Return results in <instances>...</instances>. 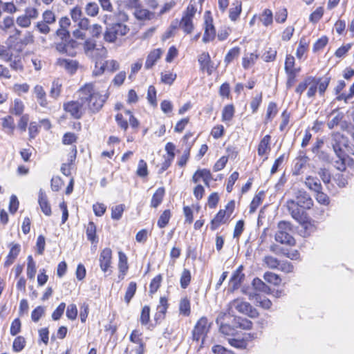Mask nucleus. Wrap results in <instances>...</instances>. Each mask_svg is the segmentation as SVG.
<instances>
[{"label": "nucleus", "instance_id": "nucleus-1", "mask_svg": "<svg viewBox=\"0 0 354 354\" xmlns=\"http://www.w3.org/2000/svg\"><path fill=\"white\" fill-rule=\"evenodd\" d=\"M313 205V201L310 195L303 189H299L295 193V198L286 201V207L291 216L299 223L306 220L304 209H309Z\"/></svg>", "mask_w": 354, "mask_h": 354}, {"label": "nucleus", "instance_id": "nucleus-2", "mask_svg": "<svg viewBox=\"0 0 354 354\" xmlns=\"http://www.w3.org/2000/svg\"><path fill=\"white\" fill-rule=\"evenodd\" d=\"M78 95L92 113L98 112L108 98L107 95H102L95 89L92 83L86 84L78 90Z\"/></svg>", "mask_w": 354, "mask_h": 354}, {"label": "nucleus", "instance_id": "nucleus-3", "mask_svg": "<svg viewBox=\"0 0 354 354\" xmlns=\"http://www.w3.org/2000/svg\"><path fill=\"white\" fill-rule=\"evenodd\" d=\"M117 19L120 22H115L107 25L104 33V39L109 43L115 42L118 38L126 35L129 31V27L123 24L128 20V15L120 11L117 15Z\"/></svg>", "mask_w": 354, "mask_h": 354}, {"label": "nucleus", "instance_id": "nucleus-4", "mask_svg": "<svg viewBox=\"0 0 354 354\" xmlns=\"http://www.w3.org/2000/svg\"><path fill=\"white\" fill-rule=\"evenodd\" d=\"M291 231V225L289 222L280 221L278 223V230L275 234L276 241L289 245H295V239L290 234Z\"/></svg>", "mask_w": 354, "mask_h": 354}, {"label": "nucleus", "instance_id": "nucleus-5", "mask_svg": "<svg viewBox=\"0 0 354 354\" xmlns=\"http://www.w3.org/2000/svg\"><path fill=\"white\" fill-rule=\"evenodd\" d=\"M229 310L231 313H234L236 310L250 317H257L259 315L257 310L252 308L248 302L241 299H234L231 301Z\"/></svg>", "mask_w": 354, "mask_h": 354}, {"label": "nucleus", "instance_id": "nucleus-6", "mask_svg": "<svg viewBox=\"0 0 354 354\" xmlns=\"http://www.w3.org/2000/svg\"><path fill=\"white\" fill-rule=\"evenodd\" d=\"M331 145L337 157H342L349 152L348 140L339 133L333 134Z\"/></svg>", "mask_w": 354, "mask_h": 354}, {"label": "nucleus", "instance_id": "nucleus-7", "mask_svg": "<svg viewBox=\"0 0 354 354\" xmlns=\"http://www.w3.org/2000/svg\"><path fill=\"white\" fill-rule=\"evenodd\" d=\"M235 207L234 201H230L226 205L225 209H221L211 222V229L215 230L221 223H225L227 219L231 216Z\"/></svg>", "mask_w": 354, "mask_h": 354}, {"label": "nucleus", "instance_id": "nucleus-8", "mask_svg": "<svg viewBox=\"0 0 354 354\" xmlns=\"http://www.w3.org/2000/svg\"><path fill=\"white\" fill-rule=\"evenodd\" d=\"M64 110L70 113V115L75 118L80 119L86 111V105L80 99V96L78 95L77 100L70 101L64 104Z\"/></svg>", "mask_w": 354, "mask_h": 354}, {"label": "nucleus", "instance_id": "nucleus-9", "mask_svg": "<svg viewBox=\"0 0 354 354\" xmlns=\"http://www.w3.org/2000/svg\"><path fill=\"white\" fill-rule=\"evenodd\" d=\"M210 324L205 317H202L196 324L192 330V339L194 341L203 339L209 331Z\"/></svg>", "mask_w": 354, "mask_h": 354}, {"label": "nucleus", "instance_id": "nucleus-10", "mask_svg": "<svg viewBox=\"0 0 354 354\" xmlns=\"http://www.w3.org/2000/svg\"><path fill=\"white\" fill-rule=\"evenodd\" d=\"M99 262L102 271L106 273L112 263V250L109 248H106L101 251Z\"/></svg>", "mask_w": 354, "mask_h": 354}, {"label": "nucleus", "instance_id": "nucleus-11", "mask_svg": "<svg viewBox=\"0 0 354 354\" xmlns=\"http://www.w3.org/2000/svg\"><path fill=\"white\" fill-rule=\"evenodd\" d=\"M215 36L216 30L212 24V19H206L205 22V32L203 37V41L207 43L210 41H212Z\"/></svg>", "mask_w": 354, "mask_h": 354}, {"label": "nucleus", "instance_id": "nucleus-12", "mask_svg": "<svg viewBox=\"0 0 354 354\" xmlns=\"http://www.w3.org/2000/svg\"><path fill=\"white\" fill-rule=\"evenodd\" d=\"M38 203L42 212L46 216H50L51 207L45 192L41 189L39 192Z\"/></svg>", "mask_w": 354, "mask_h": 354}, {"label": "nucleus", "instance_id": "nucleus-13", "mask_svg": "<svg viewBox=\"0 0 354 354\" xmlns=\"http://www.w3.org/2000/svg\"><path fill=\"white\" fill-rule=\"evenodd\" d=\"M248 296L250 300L254 301L257 305L264 309H269L272 306V302L269 299L259 294L250 292Z\"/></svg>", "mask_w": 354, "mask_h": 354}, {"label": "nucleus", "instance_id": "nucleus-14", "mask_svg": "<svg viewBox=\"0 0 354 354\" xmlns=\"http://www.w3.org/2000/svg\"><path fill=\"white\" fill-rule=\"evenodd\" d=\"M57 64L71 73H75L78 66L77 61L68 59L59 58L57 59Z\"/></svg>", "mask_w": 354, "mask_h": 354}, {"label": "nucleus", "instance_id": "nucleus-15", "mask_svg": "<svg viewBox=\"0 0 354 354\" xmlns=\"http://www.w3.org/2000/svg\"><path fill=\"white\" fill-rule=\"evenodd\" d=\"M162 51L160 48H156L151 50L148 55L145 67L149 69L153 67L156 62L160 58Z\"/></svg>", "mask_w": 354, "mask_h": 354}, {"label": "nucleus", "instance_id": "nucleus-16", "mask_svg": "<svg viewBox=\"0 0 354 354\" xmlns=\"http://www.w3.org/2000/svg\"><path fill=\"white\" fill-rule=\"evenodd\" d=\"M243 266H240L239 268L234 272L231 279L230 283L233 289H236L240 286L241 282L245 278V274L243 273Z\"/></svg>", "mask_w": 354, "mask_h": 354}, {"label": "nucleus", "instance_id": "nucleus-17", "mask_svg": "<svg viewBox=\"0 0 354 354\" xmlns=\"http://www.w3.org/2000/svg\"><path fill=\"white\" fill-rule=\"evenodd\" d=\"M119 256V262H118V269H119V275L118 277L120 279H123L126 273L128 270L129 266L127 263V257L124 253L122 252H118Z\"/></svg>", "mask_w": 354, "mask_h": 354}, {"label": "nucleus", "instance_id": "nucleus-18", "mask_svg": "<svg viewBox=\"0 0 354 354\" xmlns=\"http://www.w3.org/2000/svg\"><path fill=\"white\" fill-rule=\"evenodd\" d=\"M34 42V36L32 32L28 31L25 33L24 37L19 40L17 41L16 44L15 45V48L21 51L24 49L25 46L28 44H33Z\"/></svg>", "mask_w": 354, "mask_h": 354}, {"label": "nucleus", "instance_id": "nucleus-19", "mask_svg": "<svg viewBox=\"0 0 354 354\" xmlns=\"http://www.w3.org/2000/svg\"><path fill=\"white\" fill-rule=\"evenodd\" d=\"M34 93L39 104L42 107H47L48 101L46 99V93L40 85H36L34 88Z\"/></svg>", "mask_w": 354, "mask_h": 354}, {"label": "nucleus", "instance_id": "nucleus-20", "mask_svg": "<svg viewBox=\"0 0 354 354\" xmlns=\"http://www.w3.org/2000/svg\"><path fill=\"white\" fill-rule=\"evenodd\" d=\"M84 50L88 57L94 58L98 50L95 41L91 39H86L84 44Z\"/></svg>", "mask_w": 354, "mask_h": 354}, {"label": "nucleus", "instance_id": "nucleus-21", "mask_svg": "<svg viewBox=\"0 0 354 354\" xmlns=\"http://www.w3.org/2000/svg\"><path fill=\"white\" fill-rule=\"evenodd\" d=\"M134 16L138 20H149L154 17V13L143 8L141 5L135 9Z\"/></svg>", "mask_w": 354, "mask_h": 354}, {"label": "nucleus", "instance_id": "nucleus-22", "mask_svg": "<svg viewBox=\"0 0 354 354\" xmlns=\"http://www.w3.org/2000/svg\"><path fill=\"white\" fill-rule=\"evenodd\" d=\"M270 136L269 135L265 136L261 140L258 147V154L260 156H263L266 155L268 151L270 150Z\"/></svg>", "mask_w": 354, "mask_h": 354}, {"label": "nucleus", "instance_id": "nucleus-23", "mask_svg": "<svg viewBox=\"0 0 354 354\" xmlns=\"http://www.w3.org/2000/svg\"><path fill=\"white\" fill-rule=\"evenodd\" d=\"M72 151H73V154L70 156L69 162L64 163V164H62V165L61 167L62 173L66 176H68L71 175V167H72L73 162H74V160H75V158H76L77 149H76L75 146L73 147Z\"/></svg>", "mask_w": 354, "mask_h": 354}, {"label": "nucleus", "instance_id": "nucleus-24", "mask_svg": "<svg viewBox=\"0 0 354 354\" xmlns=\"http://www.w3.org/2000/svg\"><path fill=\"white\" fill-rule=\"evenodd\" d=\"M179 313L185 317H188L191 313L190 301L187 297L181 298L180 300Z\"/></svg>", "mask_w": 354, "mask_h": 354}, {"label": "nucleus", "instance_id": "nucleus-25", "mask_svg": "<svg viewBox=\"0 0 354 354\" xmlns=\"http://www.w3.org/2000/svg\"><path fill=\"white\" fill-rule=\"evenodd\" d=\"M305 185L308 188L314 192H317L322 189L319 180L316 177H306L305 180Z\"/></svg>", "mask_w": 354, "mask_h": 354}, {"label": "nucleus", "instance_id": "nucleus-26", "mask_svg": "<svg viewBox=\"0 0 354 354\" xmlns=\"http://www.w3.org/2000/svg\"><path fill=\"white\" fill-rule=\"evenodd\" d=\"M164 195L165 189L163 187H159L152 196L151 206L156 208L162 203Z\"/></svg>", "mask_w": 354, "mask_h": 354}, {"label": "nucleus", "instance_id": "nucleus-27", "mask_svg": "<svg viewBox=\"0 0 354 354\" xmlns=\"http://www.w3.org/2000/svg\"><path fill=\"white\" fill-rule=\"evenodd\" d=\"M252 285L254 290L269 293L270 288L259 278H254L252 281Z\"/></svg>", "mask_w": 354, "mask_h": 354}, {"label": "nucleus", "instance_id": "nucleus-28", "mask_svg": "<svg viewBox=\"0 0 354 354\" xmlns=\"http://www.w3.org/2000/svg\"><path fill=\"white\" fill-rule=\"evenodd\" d=\"M62 82L59 79H56L53 82L52 86L50 91V95L53 98H57L62 91Z\"/></svg>", "mask_w": 354, "mask_h": 354}, {"label": "nucleus", "instance_id": "nucleus-29", "mask_svg": "<svg viewBox=\"0 0 354 354\" xmlns=\"http://www.w3.org/2000/svg\"><path fill=\"white\" fill-rule=\"evenodd\" d=\"M179 26L187 34L191 33L194 29L192 19L187 17H183L180 21Z\"/></svg>", "mask_w": 354, "mask_h": 354}, {"label": "nucleus", "instance_id": "nucleus-30", "mask_svg": "<svg viewBox=\"0 0 354 354\" xmlns=\"http://www.w3.org/2000/svg\"><path fill=\"white\" fill-rule=\"evenodd\" d=\"M259 56L254 53H250L243 57L242 66L245 69L249 68L251 66L254 65L258 59Z\"/></svg>", "mask_w": 354, "mask_h": 354}, {"label": "nucleus", "instance_id": "nucleus-31", "mask_svg": "<svg viewBox=\"0 0 354 354\" xmlns=\"http://www.w3.org/2000/svg\"><path fill=\"white\" fill-rule=\"evenodd\" d=\"M86 14L91 17H96L99 13V6L95 2L88 3L84 8Z\"/></svg>", "mask_w": 354, "mask_h": 354}, {"label": "nucleus", "instance_id": "nucleus-32", "mask_svg": "<svg viewBox=\"0 0 354 354\" xmlns=\"http://www.w3.org/2000/svg\"><path fill=\"white\" fill-rule=\"evenodd\" d=\"M234 6V7L231 8L229 10V17L232 21H235L241 12V3L236 1Z\"/></svg>", "mask_w": 354, "mask_h": 354}, {"label": "nucleus", "instance_id": "nucleus-33", "mask_svg": "<svg viewBox=\"0 0 354 354\" xmlns=\"http://www.w3.org/2000/svg\"><path fill=\"white\" fill-rule=\"evenodd\" d=\"M234 114V108L232 104L225 106L222 111V119L223 121H230Z\"/></svg>", "mask_w": 354, "mask_h": 354}, {"label": "nucleus", "instance_id": "nucleus-34", "mask_svg": "<svg viewBox=\"0 0 354 354\" xmlns=\"http://www.w3.org/2000/svg\"><path fill=\"white\" fill-rule=\"evenodd\" d=\"M191 281V272L187 269H184L180 276V286L182 288L185 289L189 284Z\"/></svg>", "mask_w": 354, "mask_h": 354}, {"label": "nucleus", "instance_id": "nucleus-35", "mask_svg": "<svg viewBox=\"0 0 354 354\" xmlns=\"http://www.w3.org/2000/svg\"><path fill=\"white\" fill-rule=\"evenodd\" d=\"M263 279L268 283H272L275 286L279 285L281 281L279 275L271 272H266L263 275Z\"/></svg>", "mask_w": 354, "mask_h": 354}, {"label": "nucleus", "instance_id": "nucleus-36", "mask_svg": "<svg viewBox=\"0 0 354 354\" xmlns=\"http://www.w3.org/2000/svg\"><path fill=\"white\" fill-rule=\"evenodd\" d=\"M86 236L87 239L91 242H95L96 240V226L93 222H89L86 227Z\"/></svg>", "mask_w": 354, "mask_h": 354}, {"label": "nucleus", "instance_id": "nucleus-37", "mask_svg": "<svg viewBox=\"0 0 354 354\" xmlns=\"http://www.w3.org/2000/svg\"><path fill=\"white\" fill-rule=\"evenodd\" d=\"M171 217V213L169 209L165 210L160 216L158 221V225L160 228L165 227L169 223Z\"/></svg>", "mask_w": 354, "mask_h": 354}, {"label": "nucleus", "instance_id": "nucleus-38", "mask_svg": "<svg viewBox=\"0 0 354 354\" xmlns=\"http://www.w3.org/2000/svg\"><path fill=\"white\" fill-rule=\"evenodd\" d=\"M36 273V266L31 255L28 257L27 276L33 279Z\"/></svg>", "mask_w": 354, "mask_h": 354}, {"label": "nucleus", "instance_id": "nucleus-39", "mask_svg": "<svg viewBox=\"0 0 354 354\" xmlns=\"http://www.w3.org/2000/svg\"><path fill=\"white\" fill-rule=\"evenodd\" d=\"M310 78L312 81H310V84H309L308 86V90L306 93L307 96L310 98L313 97L315 95L319 84V80L317 79L312 76H310Z\"/></svg>", "mask_w": 354, "mask_h": 354}, {"label": "nucleus", "instance_id": "nucleus-40", "mask_svg": "<svg viewBox=\"0 0 354 354\" xmlns=\"http://www.w3.org/2000/svg\"><path fill=\"white\" fill-rule=\"evenodd\" d=\"M240 54V48L234 47L230 49L225 57V62L228 64L233 61L234 59L238 57Z\"/></svg>", "mask_w": 354, "mask_h": 354}, {"label": "nucleus", "instance_id": "nucleus-41", "mask_svg": "<svg viewBox=\"0 0 354 354\" xmlns=\"http://www.w3.org/2000/svg\"><path fill=\"white\" fill-rule=\"evenodd\" d=\"M136 291V283L133 281H131L129 283L128 288L127 289L125 296H124V300L125 301L129 304L132 299V297L134 296Z\"/></svg>", "mask_w": 354, "mask_h": 354}, {"label": "nucleus", "instance_id": "nucleus-42", "mask_svg": "<svg viewBox=\"0 0 354 354\" xmlns=\"http://www.w3.org/2000/svg\"><path fill=\"white\" fill-rule=\"evenodd\" d=\"M26 345L25 338L22 336L17 337L12 344L13 351L15 352H19L24 349Z\"/></svg>", "mask_w": 354, "mask_h": 354}, {"label": "nucleus", "instance_id": "nucleus-43", "mask_svg": "<svg viewBox=\"0 0 354 354\" xmlns=\"http://www.w3.org/2000/svg\"><path fill=\"white\" fill-rule=\"evenodd\" d=\"M124 210V205L120 204L118 205L111 208V218L113 220H119L122 216L123 212Z\"/></svg>", "mask_w": 354, "mask_h": 354}, {"label": "nucleus", "instance_id": "nucleus-44", "mask_svg": "<svg viewBox=\"0 0 354 354\" xmlns=\"http://www.w3.org/2000/svg\"><path fill=\"white\" fill-rule=\"evenodd\" d=\"M261 21L266 26L270 25L273 21L272 12L269 9H266L261 15Z\"/></svg>", "mask_w": 354, "mask_h": 354}, {"label": "nucleus", "instance_id": "nucleus-45", "mask_svg": "<svg viewBox=\"0 0 354 354\" xmlns=\"http://www.w3.org/2000/svg\"><path fill=\"white\" fill-rule=\"evenodd\" d=\"M136 174L140 177H146L148 175L147 165L144 160L138 162Z\"/></svg>", "mask_w": 354, "mask_h": 354}, {"label": "nucleus", "instance_id": "nucleus-46", "mask_svg": "<svg viewBox=\"0 0 354 354\" xmlns=\"http://www.w3.org/2000/svg\"><path fill=\"white\" fill-rule=\"evenodd\" d=\"M56 50L62 54H66L70 56H74L75 54L73 52H71V48L68 44H66L64 41L60 43H57L56 44Z\"/></svg>", "mask_w": 354, "mask_h": 354}, {"label": "nucleus", "instance_id": "nucleus-47", "mask_svg": "<svg viewBox=\"0 0 354 354\" xmlns=\"http://www.w3.org/2000/svg\"><path fill=\"white\" fill-rule=\"evenodd\" d=\"M70 15L74 22H77L84 17L82 10V8L78 6H76L71 10Z\"/></svg>", "mask_w": 354, "mask_h": 354}, {"label": "nucleus", "instance_id": "nucleus-48", "mask_svg": "<svg viewBox=\"0 0 354 354\" xmlns=\"http://www.w3.org/2000/svg\"><path fill=\"white\" fill-rule=\"evenodd\" d=\"M168 307L167 299L165 297H160L159 305L157 306L156 316L164 315Z\"/></svg>", "mask_w": 354, "mask_h": 354}, {"label": "nucleus", "instance_id": "nucleus-49", "mask_svg": "<svg viewBox=\"0 0 354 354\" xmlns=\"http://www.w3.org/2000/svg\"><path fill=\"white\" fill-rule=\"evenodd\" d=\"M2 127L7 129L8 133H12L15 129V123L12 117L8 116L3 119Z\"/></svg>", "mask_w": 354, "mask_h": 354}, {"label": "nucleus", "instance_id": "nucleus-50", "mask_svg": "<svg viewBox=\"0 0 354 354\" xmlns=\"http://www.w3.org/2000/svg\"><path fill=\"white\" fill-rule=\"evenodd\" d=\"M42 21L50 25L55 22L56 17L54 12L51 10H46L42 15Z\"/></svg>", "mask_w": 354, "mask_h": 354}, {"label": "nucleus", "instance_id": "nucleus-51", "mask_svg": "<svg viewBox=\"0 0 354 354\" xmlns=\"http://www.w3.org/2000/svg\"><path fill=\"white\" fill-rule=\"evenodd\" d=\"M176 78V74L172 72H166L161 73V81L166 84L171 85Z\"/></svg>", "mask_w": 354, "mask_h": 354}, {"label": "nucleus", "instance_id": "nucleus-52", "mask_svg": "<svg viewBox=\"0 0 354 354\" xmlns=\"http://www.w3.org/2000/svg\"><path fill=\"white\" fill-rule=\"evenodd\" d=\"M198 62L203 71H205V67L211 64L210 57L208 53H203L198 57Z\"/></svg>", "mask_w": 354, "mask_h": 354}, {"label": "nucleus", "instance_id": "nucleus-53", "mask_svg": "<svg viewBox=\"0 0 354 354\" xmlns=\"http://www.w3.org/2000/svg\"><path fill=\"white\" fill-rule=\"evenodd\" d=\"M312 81L310 76L307 77L303 82H300L295 89V92L301 95L304 91L308 88L309 84Z\"/></svg>", "mask_w": 354, "mask_h": 354}, {"label": "nucleus", "instance_id": "nucleus-54", "mask_svg": "<svg viewBox=\"0 0 354 354\" xmlns=\"http://www.w3.org/2000/svg\"><path fill=\"white\" fill-rule=\"evenodd\" d=\"M263 262L267 265V266L271 269L277 268L279 266L280 262L272 256L265 257L263 259Z\"/></svg>", "mask_w": 354, "mask_h": 354}, {"label": "nucleus", "instance_id": "nucleus-55", "mask_svg": "<svg viewBox=\"0 0 354 354\" xmlns=\"http://www.w3.org/2000/svg\"><path fill=\"white\" fill-rule=\"evenodd\" d=\"M105 68L110 72H115L120 68V64L114 59L106 60L104 62Z\"/></svg>", "mask_w": 354, "mask_h": 354}, {"label": "nucleus", "instance_id": "nucleus-56", "mask_svg": "<svg viewBox=\"0 0 354 354\" xmlns=\"http://www.w3.org/2000/svg\"><path fill=\"white\" fill-rule=\"evenodd\" d=\"M161 280H162V277L160 274L157 275L151 280V281L150 283V290H149V292L151 294H153L158 290V289L159 288V287L160 286Z\"/></svg>", "mask_w": 354, "mask_h": 354}, {"label": "nucleus", "instance_id": "nucleus-57", "mask_svg": "<svg viewBox=\"0 0 354 354\" xmlns=\"http://www.w3.org/2000/svg\"><path fill=\"white\" fill-rule=\"evenodd\" d=\"M21 323L19 318L15 319L10 326V335H17L21 331Z\"/></svg>", "mask_w": 354, "mask_h": 354}, {"label": "nucleus", "instance_id": "nucleus-58", "mask_svg": "<svg viewBox=\"0 0 354 354\" xmlns=\"http://www.w3.org/2000/svg\"><path fill=\"white\" fill-rule=\"evenodd\" d=\"M66 315L69 319H75L77 315V308L76 305L73 304L68 305L66 309Z\"/></svg>", "mask_w": 354, "mask_h": 354}, {"label": "nucleus", "instance_id": "nucleus-59", "mask_svg": "<svg viewBox=\"0 0 354 354\" xmlns=\"http://www.w3.org/2000/svg\"><path fill=\"white\" fill-rule=\"evenodd\" d=\"M8 62H10V66L13 70L21 71L24 69L23 64L20 57H15L14 59L12 57L11 60H9Z\"/></svg>", "mask_w": 354, "mask_h": 354}, {"label": "nucleus", "instance_id": "nucleus-60", "mask_svg": "<svg viewBox=\"0 0 354 354\" xmlns=\"http://www.w3.org/2000/svg\"><path fill=\"white\" fill-rule=\"evenodd\" d=\"M35 28L41 34L47 35L50 32L49 25L42 21L37 22Z\"/></svg>", "mask_w": 354, "mask_h": 354}, {"label": "nucleus", "instance_id": "nucleus-61", "mask_svg": "<svg viewBox=\"0 0 354 354\" xmlns=\"http://www.w3.org/2000/svg\"><path fill=\"white\" fill-rule=\"evenodd\" d=\"M45 309L42 306H37L35 309H34L31 313L32 320L35 322H37L39 319L44 314Z\"/></svg>", "mask_w": 354, "mask_h": 354}, {"label": "nucleus", "instance_id": "nucleus-62", "mask_svg": "<svg viewBox=\"0 0 354 354\" xmlns=\"http://www.w3.org/2000/svg\"><path fill=\"white\" fill-rule=\"evenodd\" d=\"M24 109V106L21 100L15 99L14 101V106L12 109V113L19 115H21Z\"/></svg>", "mask_w": 354, "mask_h": 354}, {"label": "nucleus", "instance_id": "nucleus-63", "mask_svg": "<svg viewBox=\"0 0 354 354\" xmlns=\"http://www.w3.org/2000/svg\"><path fill=\"white\" fill-rule=\"evenodd\" d=\"M317 193L316 200L317 201L324 205H327L330 203L329 197L322 192V189L315 192Z\"/></svg>", "mask_w": 354, "mask_h": 354}, {"label": "nucleus", "instance_id": "nucleus-64", "mask_svg": "<svg viewBox=\"0 0 354 354\" xmlns=\"http://www.w3.org/2000/svg\"><path fill=\"white\" fill-rule=\"evenodd\" d=\"M276 55L277 51L274 49L270 48L263 53L262 58L266 62H273L276 58Z\"/></svg>", "mask_w": 354, "mask_h": 354}]
</instances>
